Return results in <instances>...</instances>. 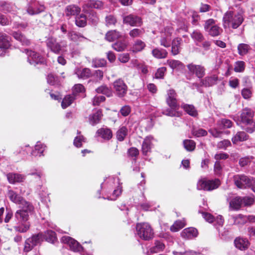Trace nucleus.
Masks as SVG:
<instances>
[{
  "instance_id": "f257e3e1",
  "label": "nucleus",
  "mask_w": 255,
  "mask_h": 255,
  "mask_svg": "<svg viewBox=\"0 0 255 255\" xmlns=\"http://www.w3.org/2000/svg\"><path fill=\"white\" fill-rule=\"evenodd\" d=\"M44 239L46 241L52 243L57 239L55 233L51 230L47 231L44 235L38 234L33 235L25 241L23 251L25 252L30 251L34 247L43 241Z\"/></svg>"
},
{
  "instance_id": "f03ea898",
  "label": "nucleus",
  "mask_w": 255,
  "mask_h": 255,
  "mask_svg": "<svg viewBox=\"0 0 255 255\" xmlns=\"http://www.w3.org/2000/svg\"><path fill=\"white\" fill-rule=\"evenodd\" d=\"M244 20L242 13L234 14L232 11H227L223 17L224 25L225 27H232L235 29L238 27Z\"/></svg>"
},
{
  "instance_id": "7ed1b4c3",
  "label": "nucleus",
  "mask_w": 255,
  "mask_h": 255,
  "mask_svg": "<svg viewBox=\"0 0 255 255\" xmlns=\"http://www.w3.org/2000/svg\"><path fill=\"white\" fill-rule=\"evenodd\" d=\"M19 207L20 209L17 210L14 215L15 218L19 222H26L29 219V216L34 211V207L29 202L24 200Z\"/></svg>"
},
{
  "instance_id": "20e7f679",
  "label": "nucleus",
  "mask_w": 255,
  "mask_h": 255,
  "mask_svg": "<svg viewBox=\"0 0 255 255\" xmlns=\"http://www.w3.org/2000/svg\"><path fill=\"white\" fill-rule=\"evenodd\" d=\"M136 229L138 236L144 240H149L153 237V231L150 225L147 223H138Z\"/></svg>"
},
{
  "instance_id": "39448f33",
  "label": "nucleus",
  "mask_w": 255,
  "mask_h": 255,
  "mask_svg": "<svg viewBox=\"0 0 255 255\" xmlns=\"http://www.w3.org/2000/svg\"><path fill=\"white\" fill-rule=\"evenodd\" d=\"M220 184V181L218 179L212 180L203 179L199 180L197 186L198 190L211 191L217 188Z\"/></svg>"
},
{
  "instance_id": "423d86ee",
  "label": "nucleus",
  "mask_w": 255,
  "mask_h": 255,
  "mask_svg": "<svg viewBox=\"0 0 255 255\" xmlns=\"http://www.w3.org/2000/svg\"><path fill=\"white\" fill-rule=\"evenodd\" d=\"M235 184L239 188H246L251 185L252 179L244 174H238L233 177Z\"/></svg>"
},
{
  "instance_id": "0eeeda50",
  "label": "nucleus",
  "mask_w": 255,
  "mask_h": 255,
  "mask_svg": "<svg viewBox=\"0 0 255 255\" xmlns=\"http://www.w3.org/2000/svg\"><path fill=\"white\" fill-rule=\"evenodd\" d=\"M114 88L117 95L119 97H124L128 91V86L122 79L116 80L113 83Z\"/></svg>"
},
{
  "instance_id": "6e6552de",
  "label": "nucleus",
  "mask_w": 255,
  "mask_h": 255,
  "mask_svg": "<svg viewBox=\"0 0 255 255\" xmlns=\"http://www.w3.org/2000/svg\"><path fill=\"white\" fill-rule=\"evenodd\" d=\"M61 242L64 244H68L70 249L74 252H80L82 250V247L79 243L68 236H64L61 238Z\"/></svg>"
},
{
  "instance_id": "1a4fd4ad",
  "label": "nucleus",
  "mask_w": 255,
  "mask_h": 255,
  "mask_svg": "<svg viewBox=\"0 0 255 255\" xmlns=\"http://www.w3.org/2000/svg\"><path fill=\"white\" fill-rule=\"evenodd\" d=\"M10 46L9 38L3 33H0V55L2 56L5 53V50Z\"/></svg>"
},
{
  "instance_id": "9d476101",
  "label": "nucleus",
  "mask_w": 255,
  "mask_h": 255,
  "mask_svg": "<svg viewBox=\"0 0 255 255\" xmlns=\"http://www.w3.org/2000/svg\"><path fill=\"white\" fill-rule=\"evenodd\" d=\"M204 29L206 31L219 32L220 27L217 21L211 18L205 21Z\"/></svg>"
},
{
  "instance_id": "9b49d317",
  "label": "nucleus",
  "mask_w": 255,
  "mask_h": 255,
  "mask_svg": "<svg viewBox=\"0 0 255 255\" xmlns=\"http://www.w3.org/2000/svg\"><path fill=\"white\" fill-rule=\"evenodd\" d=\"M47 46L55 53L58 54L61 50L60 45L57 42L56 39L53 37H50L47 40Z\"/></svg>"
},
{
  "instance_id": "f8f14e48",
  "label": "nucleus",
  "mask_w": 255,
  "mask_h": 255,
  "mask_svg": "<svg viewBox=\"0 0 255 255\" xmlns=\"http://www.w3.org/2000/svg\"><path fill=\"white\" fill-rule=\"evenodd\" d=\"M7 179L10 184L22 182L25 180V176L22 174L9 173L6 175Z\"/></svg>"
},
{
  "instance_id": "ddd939ff",
  "label": "nucleus",
  "mask_w": 255,
  "mask_h": 255,
  "mask_svg": "<svg viewBox=\"0 0 255 255\" xmlns=\"http://www.w3.org/2000/svg\"><path fill=\"white\" fill-rule=\"evenodd\" d=\"M187 67L190 72L195 74L198 78H202L204 75V69L200 65L192 64H189Z\"/></svg>"
},
{
  "instance_id": "4468645a",
  "label": "nucleus",
  "mask_w": 255,
  "mask_h": 255,
  "mask_svg": "<svg viewBox=\"0 0 255 255\" xmlns=\"http://www.w3.org/2000/svg\"><path fill=\"white\" fill-rule=\"evenodd\" d=\"M124 22L131 26H139L141 23V18L137 16L129 15L124 18Z\"/></svg>"
},
{
  "instance_id": "2eb2a0df",
  "label": "nucleus",
  "mask_w": 255,
  "mask_h": 255,
  "mask_svg": "<svg viewBox=\"0 0 255 255\" xmlns=\"http://www.w3.org/2000/svg\"><path fill=\"white\" fill-rule=\"evenodd\" d=\"M253 113L251 109L245 108L242 111L241 114V121L246 124L253 121Z\"/></svg>"
},
{
  "instance_id": "dca6fc26",
  "label": "nucleus",
  "mask_w": 255,
  "mask_h": 255,
  "mask_svg": "<svg viewBox=\"0 0 255 255\" xmlns=\"http://www.w3.org/2000/svg\"><path fill=\"white\" fill-rule=\"evenodd\" d=\"M7 196L11 202L16 204L20 205L24 202V199L12 190L8 191Z\"/></svg>"
},
{
  "instance_id": "f3484780",
  "label": "nucleus",
  "mask_w": 255,
  "mask_h": 255,
  "mask_svg": "<svg viewBox=\"0 0 255 255\" xmlns=\"http://www.w3.org/2000/svg\"><path fill=\"white\" fill-rule=\"evenodd\" d=\"M198 234V231L194 228H188L181 232V236L186 239H192L196 237Z\"/></svg>"
},
{
  "instance_id": "a211bd4d",
  "label": "nucleus",
  "mask_w": 255,
  "mask_h": 255,
  "mask_svg": "<svg viewBox=\"0 0 255 255\" xmlns=\"http://www.w3.org/2000/svg\"><path fill=\"white\" fill-rule=\"evenodd\" d=\"M103 6V2L98 0H91L88 1L86 3H85L83 6V11L85 12H87V10L86 9V7H90V8H94L100 9Z\"/></svg>"
},
{
  "instance_id": "6ab92c4d",
  "label": "nucleus",
  "mask_w": 255,
  "mask_h": 255,
  "mask_svg": "<svg viewBox=\"0 0 255 255\" xmlns=\"http://www.w3.org/2000/svg\"><path fill=\"white\" fill-rule=\"evenodd\" d=\"M102 117V110H98L95 113L89 116V122L92 125L94 126L100 122Z\"/></svg>"
},
{
  "instance_id": "aec40b11",
  "label": "nucleus",
  "mask_w": 255,
  "mask_h": 255,
  "mask_svg": "<svg viewBox=\"0 0 255 255\" xmlns=\"http://www.w3.org/2000/svg\"><path fill=\"white\" fill-rule=\"evenodd\" d=\"M75 74L78 78L83 79H87L91 77L92 74L91 70L89 68H78L76 69Z\"/></svg>"
},
{
  "instance_id": "412c9836",
  "label": "nucleus",
  "mask_w": 255,
  "mask_h": 255,
  "mask_svg": "<svg viewBox=\"0 0 255 255\" xmlns=\"http://www.w3.org/2000/svg\"><path fill=\"white\" fill-rule=\"evenodd\" d=\"M249 138L248 135L244 131H238L232 138L234 144H237L238 142L247 140Z\"/></svg>"
},
{
  "instance_id": "4be33fe9",
  "label": "nucleus",
  "mask_w": 255,
  "mask_h": 255,
  "mask_svg": "<svg viewBox=\"0 0 255 255\" xmlns=\"http://www.w3.org/2000/svg\"><path fill=\"white\" fill-rule=\"evenodd\" d=\"M234 243L236 248L241 250H246L249 245V241L247 240L240 238L235 239Z\"/></svg>"
},
{
  "instance_id": "5701e85b",
  "label": "nucleus",
  "mask_w": 255,
  "mask_h": 255,
  "mask_svg": "<svg viewBox=\"0 0 255 255\" xmlns=\"http://www.w3.org/2000/svg\"><path fill=\"white\" fill-rule=\"evenodd\" d=\"M152 139V137L151 136H147L144 139L142 144V151L143 154L146 155L147 152L150 151Z\"/></svg>"
},
{
  "instance_id": "b1692460",
  "label": "nucleus",
  "mask_w": 255,
  "mask_h": 255,
  "mask_svg": "<svg viewBox=\"0 0 255 255\" xmlns=\"http://www.w3.org/2000/svg\"><path fill=\"white\" fill-rule=\"evenodd\" d=\"M97 134L105 139L109 140L112 137L113 134L110 129L102 128L97 131Z\"/></svg>"
},
{
  "instance_id": "393cba45",
  "label": "nucleus",
  "mask_w": 255,
  "mask_h": 255,
  "mask_svg": "<svg viewBox=\"0 0 255 255\" xmlns=\"http://www.w3.org/2000/svg\"><path fill=\"white\" fill-rule=\"evenodd\" d=\"M81 9L75 5H70L65 9V14L67 16L75 15L80 13Z\"/></svg>"
},
{
  "instance_id": "a878e982",
  "label": "nucleus",
  "mask_w": 255,
  "mask_h": 255,
  "mask_svg": "<svg viewBox=\"0 0 255 255\" xmlns=\"http://www.w3.org/2000/svg\"><path fill=\"white\" fill-rule=\"evenodd\" d=\"M242 205V198L239 197L233 198L229 203L230 208L234 210H238L240 209Z\"/></svg>"
},
{
  "instance_id": "bb28decb",
  "label": "nucleus",
  "mask_w": 255,
  "mask_h": 255,
  "mask_svg": "<svg viewBox=\"0 0 255 255\" xmlns=\"http://www.w3.org/2000/svg\"><path fill=\"white\" fill-rule=\"evenodd\" d=\"M181 107L187 114L191 116L196 117L198 115L197 110L192 105L183 104L181 105Z\"/></svg>"
},
{
  "instance_id": "cd10ccee",
  "label": "nucleus",
  "mask_w": 255,
  "mask_h": 255,
  "mask_svg": "<svg viewBox=\"0 0 255 255\" xmlns=\"http://www.w3.org/2000/svg\"><path fill=\"white\" fill-rule=\"evenodd\" d=\"M234 224L236 225H243L247 223L246 216L242 214H239L233 217Z\"/></svg>"
},
{
  "instance_id": "c85d7f7f",
  "label": "nucleus",
  "mask_w": 255,
  "mask_h": 255,
  "mask_svg": "<svg viewBox=\"0 0 255 255\" xmlns=\"http://www.w3.org/2000/svg\"><path fill=\"white\" fill-rule=\"evenodd\" d=\"M152 53L154 57L161 59L165 58L167 56L168 53L165 49H159L158 48H155L152 50Z\"/></svg>"
},
{
  "instance_id": "c756f323",
  "label": "nucleus",
  "mask_w": 255,
  "mask_h": 255,
  "mask_svg": "<svg viewBox=\"0 0 255 255\" xmlns=\"http://www.w3.org/2000/svg\"><path fill=\"white\" fill-rule=\"evenodd\" d=\"M181 41V38H176L172 41L171 52L174 55L178 54L179 52V48L180 45Z\"/></svg>"
},
{
  "instance_id": "7c9ffc66",
  "label": "nucleus",
  "mask_w": 255,
  "mask_h": 255,
  "mask_svg": "<svg viewBox=\"0 0 255 255\" xmlns=\"http://www.w3.org/2000/svg\"><path fill=\"white\" fill-rule=\"evenodd\" d=\"M128 134V129L125 127H121L117 132V138L119 141H123Z\"/></svg>"
},
{
  "instance_id": "2f4dec72",
  "label": "nucleus",
  "mask_w": 255,
  "mask_h": 255,
  "mask_svg": "<svg viewBox=\"0 0 255 255\" xmlns=\"http://www.w3.org/2000/svg\"><path fill=\"white\" fill-rule=\"evenodd\" d=\"M185 226V223L184 220H178L176 221L173 225L170 227V230L172 232H177L181 229L184 227Z\"/></svg>"
},
{
  "instance_id": "473e14b6",
  "label": "nucleus",
  "mask_w": 255,
  "mask_h": 255,
  "mask_svg": "<svg viewBox=\"0 0 255 255\" xmlns=\"http://www.w3.org/2000/svg\"><path fill=\"white\" fill-rule=\"evenodd\" d=\"M75 100V97L74 95H67L63 100L61 106L63 109H65L69 106L73 101Z\"/></svg>"
},
{
  "instance_id": "72a5a7b5",
  "label": "nucleus",
  "mask_w": 255,
  "mask_h": 255,
  "mask_svg": "<svg viewBox=\"0 0 255 255\" xmlns=\"http://www.w3.org/2000/svg\"><path fill=\"white\" fill-rule=\"evenodd\" d=\"M217 81V77L214 76L205 78L202 80V85L205 86H211L215 84Z\"/></svg>"
},
{
  "instance_id": "f704fd0d",
  "label": "nucleus",
  "mask_w": 255,
  "mask_h": 255,
  "mask_svg": "<svg viewBox=\"0 0 255 255\" xmlns=\"http://www.w3.org/2000/svg\"><path fill=\"white\" fill-rule=\"evenodd\" d=\"M45 10V6L43 5H40L36 7V10H33V7L32 5H29L27 9V12L30 15L38 14Z\"/></svg>"
},
{
  "instance_id": "c9c22d12",
  "label": "nucleus",
  "mask_w": 255,
  "mask_h": 255,
  "mask_svg": "<svg viewBox=\"0 0 255 255\" xmlns=\"http://www.w3.org/2000/svg\"><path fill=\"white\" fill-rule=\"evenodd\" d=\"M167 64L172 69H180L183 67V64L179 61L176 60H169L167 61Z\"/></svg>"
},
{
  "instance_id": "e433bc0d",
  "label": "nucleus",
  "mask_w": 255,
  "mask_h": 255,
  "mask_svg": "<svg viewBox=\"0 0 255 255\" xmlns=\"http://www.w3.org/2000/svg\"><path fill=\"white\" fill-rule=\"evenodd\" d=\"M183 145L187 151H192L194 150L196 144L193 140L186 139L183 141Z\"/></svg>"
},
{
  "instance_id": "4c0bfd02",
  "label": "nucleus",
  "mask_w": 255,
  "mask_h": 255,
  "mask_svg": "<svg viewBox=\"0 0 255 255\" xmlns=\"http://www.w3.org/2000/svg\"><path fill=\"white\" fill-rule=\"evenodd\" d=\"M96 92L98 93H102L106 95L107 97H110L112 95V92L110 89L106 86H101L96 89Z\"/></svg>"
},
{
  "instance_id": "58836bf2",
  "label": "nucleus",
  "mask_w": 255,
  "mask_h": 255,
  "mask_svg": "<svg viewBox=\"0 0 255 255\" xmlns=\"http://www.w3.org/2000/svg\"><path fill=\"white\" fill-rule=\"evenodd\" d=\"M12 35L16 39L21 42L22 44L29 45L30 41L24 37L21 33H12Z\"/></svg>"
},
{
  "instance_id": "ea45409f",
  "label": "nucleus",
  "mask_w": 255,
  "mask_h": 255,
  "mask_svg": "<svg viewBox=\"0 0 255 255\" xmlns=\"http://www.w3.org/2000/svg\"><path fill=\"white\" fill-rule=\"evenodd\" d=\"M75 23L78 27H84L87 23L86 16L84 14H81L79 16L77 17L75 20Z\"/></svg>"
},
{
  "instance_id": "a19ab883",
  "label": "nucleus",
  "mask_w": 255,
  "mask_h": 255,
  "mask_svg": "<svg viewBox=\"0 0 255 255\" xmlns=\"http://www.w3.org/2000/svg\"><path fill=\"white\" fill-rule=\"evenodd\" d=\"M127 46L126 42L119 41L113 45V48L117 51H122L126 48Z\"/></svg>"
},
{
  "instance_id": "79ce46f5",
  "label": "nucleus",
  "mask_w": 255,
  "mask_h": 255,
  "mask_svg": "<svg viewBox=\"0 0 255 255\" xmlns=\"http://www.w3.org/2000/svg\"><path fill=\"white\" fill-rule=\"evenodd\" d=\"M238 49L240 55H244L248 53L250 46L248 44L242 43L238 45Z\"/></svg>"
},
{
  "instance_id": "37998d69",
  "label": "nucleus",
  "mask_w": 255,
  "mask_h": 255,
  "mask_svg": "<svg viewBox=\"0 0 255 255\" xmlns=\"http://www.w3.org/2000/svg\"><path fill=\"white\" fill-rule=\"evenodd\" d=\"M178 109L168 108L163 111V114L170 117H179L180 113L177 111Z\"/></svg>"
},
{
  "instance_id": "c03bdc74",
  "label": "nucleus",
  "mask_w": 255,
  "mask_h": 255,
  "mask_svg": "<svg viewBox=\"0 0 255 255\" xmlns=\"http://www.w3.org/2000/svg\"><path fill=\"white\" fill-rule=\"evenodd\" d=\"M164 248L165 246L163 243L157 241L155 242V246L151 248V252L152 253H158L163 251Z\"/></svg>"
},
{
  "instance_id": "a18cd8bd",
  "label": "nucleus",
  "mask_w": 255,
  "mask_h": 255,
  "mask_svg": "<svg viewBox=\"0 0 255 255\" xmlns=\"http://www.w3.org/2000/svg\"><path fill=\"white\" fill-rule=\"evenodd\" d=\"M106 24L108 27L114 25L117 22V19L114 16L109 15L106 17Z\"/></svg>"
},
{
  "instance_id": "49530a36",
  "label": "nucleus",
  "mask_w": 255,
  "mask_h": 255,
  "mask_svg": "<svg viewBox=\"0 0 255 255\" xmlns=\"http://www.w3.org/2000/svg\"><path fill=\"white\" fill-rule=\"evenodd\" d=\"M171 37L170 35H165L161 37L160 39V44L165 47H168L170 45Z\"/></svg>"
},
{
  "instance_id": "de8ad7c7",
  "label": "nucleus",
  "mask_w": 255,
  "mask_h": 255,
  "mask_svg": "<svg viewBox=\"0 0 255 255\" xmlns=\"http://www.w3.org/2000/svg\"><path fill=\"white\" fill-rule=\"evenodd\" d=\"M231 145V143L230 140L225 139L219 142L217 144V147L219 149H226L228 147Z\"/></svg>"
},
{
  "instance_id": "09e8293b",
  "label": "nucleus",
  "mask_w": 255,
  "mask_h": 255,
  "mask_svg": "<svg viewBox=\"0 0 255 255\" xmlns=\"http://www.w3.org/2000/svg\"><path fill=\"white\" fill-rule=\"evenodd\" d=\"M192 133L197 137L204 136L207 134V132L202 128L194 129L192 130Z\"/></svg>"
},
{
  "instance_id": "8fccbe9b",
  "label": "nucleus",
  "mask_w": 255,
  "mask_h": 255,
  "mask_svg": "<svg viewBox=\"0 0 255 255\" xmlns=\"http://www.w3.org/2000/svg\"><path fill=\"white\" fill-rule=\"evenodd\" d=\"M30 224L29 223L22 224L21 226L15 227V230L19 233H25L29 229Z\"/></svg>"
},
{
  "instance_id": "3c124183",
  "label": "nucleus",
  "mask_w": 255,
  "mask_h": 255,
  "mask_svg": "<svg viewBox=\"0 0 255 255\" xmlns=\"http://www.w3.org/2000/svg\"><path fill=\"white\" fill-rule=\"evenodd\" d=\"M145 46V44L141 41H137L133 47V51L137 52L142 50Z\"/></svg>"
},
{
  "instance_id": "603ef678",
  "label": "nucleus",
  "mask_w": 255,
  "mask_h": 255,
  "mask_svg": "<svg viewBox=\"0 0 255 255\" xmlns=\"http://www.w3.org/2000/svg\"><path fill=\"white\" fill-rule=\"evenodd\" d=\"M254 203V198L250 197H245L242 198V203L245 206H251Z\"/></svg>"
},
{
  "instance_id": "864d4df0",
  "label": "nucleus",
  "mask_w": 255,
  "mask_h": 255,
  "mask_svg": "<svg viewBox=\"0 0 255 255\" xmlns=\"http://www.w3.org/2000/svg\"><path fill=\"white\" fill-rule=\"evenodd\" d=\"M221 126H222L223 128H230L232 126V122L228 119H224L219 121Z\"/></svg>"
},
{
  "instance_id": "5fc2aeb1",
  "label": "nucleus",
  "mask_w": 255,
  "mask_h": 255,
  "mask_svg": "<svg viewBox=\"0 0 255 255\" xmlns=\"http://www.w3.org/2000/svg\"><path fill=\"white\" fill-rule=\"evenodd\" d=\"M119 33H107L106 34V39L110 41L113 42L119 37Z\"/></svg>"
},
{
  "instance_id": "6e6d98bb",
  "label": "nucleus",
  "mask_w": 255,
  "mask_h": 255,
  "mask_svg": "<svg viewBox=\"0 0 255 255\" xmlns=\"http://www.w3.org/2000/svg\"><path fill=\"white\" fill-rule=\"evenodd\" d=\"M245 62L243 61H238L236 63L234 70L236 72H241L245 69Z\"/></svg>"
},
{
  "instance_id": "4d7b16f0",
  "label": "nucleus",
  "mask_w": 255,
  "mask_h": 255,
  "mask_svg": "<svg viewBox=\"0 0 255 255\" xmlns=\"http://www.w3.org/2000/svg\"><path fill=\"white\" fill-rule=\"evenodd\" d=\"M166 102L170 108L173 109H178L176 99H166Z\"/></svg>"
},
{
  "instance_id": "13d9d810",
  "label": "nucleus",
  "mask_w": 255,
  "mask_h": 255,
  "mask_svg": "<svg viewBox=\"0 0 255 255\" xmlns=\"http://www.w3.org/2000/svg\"><path fill=\"white\" fill-rule=\"evenodd\" d=\"M242 95L244 99H249L251 97L252 93L250 89L244 88L242 91Z\"/></svg>"
},
{
  "instance_id": "bf43d9fd",
  "label": "nucleus",
  "mask_w": 255,
  "mask_h": 255,
  "mask_svg": "<svg viewBox=\"0 0 255 255\" xmlns=\"http://www.w3.org/2000/svg\"><path fill=\"white\" fill-rule=\"evenodd\" d=\"M84 87L82 84H76L73 87V94L75 95L78 93L83 92L84 91Z\"/></svg>"
},
{
  "instance_id": "052dcab7",
  "label": "nucleus",
  "mask_w": 255,
  "mask_h": 255,
  "mask_svg": "<svg viewBox=\"0 0 255 255\" xmlns=\"http://www.w3.org/2000/svg\"><path fill=\"white\" fill-rule=\"evenodd\" d=\"M105 100V97L103 96L95 97L93 99V105L94 106H98Z\"/></svg>"
},
{
  "instance_id": "680f3d73",
  "label": "nucleus",
  "mask_w": 255,
  "mask_h": 255,
  "mask_svg": "<svg viewBox=\"0 0 255 255\" xmlns=\"http://www.w3.org/2000/svg\"><path fill=\"white\" fill-rule=\"evenodd\" d=\"M83 141H84V138L83 136H77L74 139V144L76 147H80L82 146Z\"/></svg>"
},
{
  "instance_id": "e2e57ef3",
  "label": "nucleus",
  "mask_w": 255,
  "mask_h": 255,
  "mask_svg": "<svg viewBox=\"0 0 255 255\" xmlns=\"http://www.w3.org/2000/svg\"><path fill=\"white\" fill-rule=\"evenodd\" d=\"M247 127L246 128V130L249 133H252L255 130V123L253 121L251 122L246 124Z\"/></svg>"
},
{
  "instance_id": "0e129e2a",
  "label": "nucleus",
  "mask_w": 255,
  "mask_h": 255,
  "mask_svg": "<svg viewBox=\"0 0 255 255\" xmlns=\"http://www.w3.org/2000/svg\"><path fill=\"white\" fill-rule=\"evenodd\" d=\"M129 55L128 53L120 54L118 57L119 61L123 63L128 62L129 61Z\"/></svg>"
},
{
  "instance_id": "69168bd1",
  "label": "nucleus",
  "mask_w": 255,
  "mask_h": 255,
  "mask_svg": "<svg viewBox=\"0 0 255 255\" xmlns=\"http://www.w3.org/2000/svg\"><path fill=\"white\" fill-rule=\"evenodd\" d=\"M166 71V68L161 67L159 68L155 74L156 78H162L164 76V73Z\"/></svg>"
},
{
  "instance_id": "338daca9",
  "label": "nucleus",
  "mask_w": 255,
  "mask_h": 255,
  "mask_svg": "<svg viewBox=\"0 0 255 255\" xmlns=\"http://www.w3.org/2000/svg\"><path fill=\"white\" fill-rule=\"evenodd\" d=\"M138 154V150L135 147H131L128 150V154L129 156L136 157Z\"/></svg>"
},
{
  "instance_id": "774afa93",
  "label": "nucleus",
  "mask_w": 255,
  "mask_h": 255,
  "mask_svg": "<svg viewBox=\"0 0 255 255\" xmlns=\"http://www.w3.org/2000/svg\"><path fill=\"white\" fill-rule=\"evenodd\" d=\"M202 216L205 219V220L209 223H213L214 220V217L210 213L203 212Z\"/></svg>"
}]
</instances>
